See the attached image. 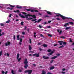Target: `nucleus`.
Instances as JSON below:
<instances>
[{
	"instance_id": "27",
	"label": "nucleus",
	"mask_w": 74,
	"mask_h": 74,
	"mask_svg": "<svg viewBox=\"0 0 74 74\" xmlns=\"http://www.w3.org/2000/svg\"><path fill=\"white\" fill-rule=\"evenodd\" d=\"M63 47H64V46L62 45L60 47H59V48H63Z\"/></svg>"
},
{
	"instance_id": "2",
	"label": "nucleus",
	"mask_w": 74,
	"mask_h": 74,
	"mask_svg": "<svg viewBox=\"0 0 74 74\" xmlns=\"http://www.w3.org/2000/svg\"><path fill=\"white\" fill-rule=\"evenodd\" d=\"M56 16H58L59 17V16H60V18H62V19L63 20H64V19H69V18H68L67 17H65L61 14H60L59 13L57 14H56Z\"/></svg>"
},
{
	"instance_id": "3",
	"label": "nucleus",
	"mask_w": 74,
	"mask_h": 74,
	"mask_svg": "<svg viewBox=\"0 0 74 74\" xmlns=\"http://www.w3.org/2000/svg\"><path fill=\"white\" fill-rule=\"evenodd\" d=\"M24 63L25 64V65L24 66V68L25 69H27V68L29 67V65L27 64L28 63V61H27V58L25 59Z\"/></svg>"
},
{
	"instance_id": "22",
	"label": "nucleus",
	"mask_w": 74,
	"mask_h": 74,
	"mask_svg": "<svg viewBox=\"0 0 74 74\" xmlns=\"http://www.w3.org/2000/svg\"><path fill=\"white\" fill-rule=\"evenodd\" d=\"M37 21V19H32V22H34V21Z\"/></svg>"
},
{
	"instance_id": "28",
	"label": "nucleus",
	"mask_w": 74,
	"mask_h": 74,
	"mask_svg": "<svg viewBox=\"0 0 74 74\" xmlns=\"http://www.w3.org/2000/svg\"><path fill=\"white\" fill-rule=\"evenodd\" d=\"M40 36L41 37H43V38H44V35L42 34H40Z\"/></svg>"
},
{
	"instance_id": "9",
	"label": "nucleus",
	"mask_w": 74,
	"mask_h": 74,
	"mask_svg": "<svg viewBox=\"0 0 74 74\" xmlns=\"http://www.w3.org/2000/svg\"><path fill=\"white\" fill-rule=\"evenodd\" d=\"M55 69V66H51L49 67V69L50 70H53V69Z\"/></svg>"
},
{
	"instance_id": "25",
	"label": "nucleus",
	"mask_w": 74,
	"mask_h": 74,
	"mask_svg": "<svg viewBox=\"0 0 74 74\" xmlns=\"http://www.w3.org/2000/svg\"><path fill=\"white\" fill-rule=\"evenodd\" d=\"M52 51L51 50V49H49L48 50H47V51L48 52H51Z\"/></svg>"
},
{
	"instance_id": "54",
	"label": "nucleus",
	"mask_w": 74,
	"mask_h": 74,
	"mask_svg": "<svg viewBox=\"0 0 74 74\" xmlns=\"http://www.w3.org/2000/svg\"><path fill=\"white\" fill-rule=\"evenodd\" d=\"M7 56L8 57L10 56V55H9V54L8 53H7Z\"/></svg>"
},
{
	"instance_id": "19",
	"label": "nucleus",
	"mask_w": 74,
	"mask_h": 74,
	"mask_svg": "<svg viewBox=\"0 0 74 74\" xmlns=\"http://www.w3.org/2000/svg\"><path fill=\"white\" fill-rule=\"evenodd\" d=\"M43 47H47V45L45 44H43L42 45Z\"/></svg>"
},
{
	"instance_id": "44",
	"label": "nucleus",
	"mask_w": 74,
	"mask_h": 74,
	"mask_svg": "<svg viewBox=\"0 0 74 74\" xmlns=\"http://www.w3.org/2000/svg\"><path fill=\"white\" fill-rule=\"evenodd\" d=\"M22 34L23 35H24L25 34V32H22Z\"/></svg>"
},
{
	"instance_id": "46",
	"label": "nucleus",
	"mask_w": 74,
	"mask_h": 74,
	"mask_svg": "<svg viewBox=\"0 0 74 74\" xmlns=\"http://www.w3.org/2000/svg\"><path fill=\"white\" fill-rule=\"evenodd\" d=\"M31 12H34V10H31Z\"/></svg>"
},
{
	"instance_id": "64",
	"label": "nucleus",
	"mask_w": 74,
	"mask_h": 74,
	"mask_svg": "<svg viewBox=\"0 0 74 74\" xmlns=\"http://www.w3.org/2000/svg\"><path fill=\"white\" fill-rule=\"evenodd\" d=\"M7 73H8V71H6L5 72V74H7Z\"/></svg>"
},
{
	"instance_id": "11",
	"label": "nucleus",
	"mask_w": 74,
	"mask_h": 74,
	"mask_svg": "<svg viewBox=\"0 0 74 74\" xmlns=\"http://www.w3.org/2000/svg\"><path fill=\"white\" fill-rule=\"evenodd\" d=\"M31 16H32V17H33V18H34V19H36V16L34 15H31Z\"/></svg>"
},
{
	"instance_id": "43",
	"label": "nucleus",
	"mask_w": 74,
	"mask_h": 74,
	"mask_svg": "<svg viewBox=\"0 0 74 74\" xmlns=\"http://www.w3.org/2000/svg\"><path fill=\"white\" fill-rule=\"evenodd\" d=\"M18 72H20V73H22V70L21 69H19L18 70Z\"/></svg>"
},
{
	"instance_id": "7",
	"label": "nucleus",
	"mask_w": 74,
	"mask_h": 74,
	"mask_svg": "<svg viewBox=\"0 0 74 74\" xmlns=\"http://www.w3.org/2000/svg\"><path fill=\"white\" fill-rule=\"evenodd\" d=\"M10 44H11V42L8 41V42H6L5 43V46H8V45H10Z\"/></svg>"
},
{
	"instance_id": "59",
	"label": "nucleus",
	"mask_w": 74,
	"mask_h": 74,
	"mask_svg": "<svg viewBox=\"0 0 74 74\" xmlns=\"http://www.w3.org/2000/svg\"><path fill=\"white\" fill-rule=\"evenodd\" d=\"M60 54H58L57 55V56H60Z\"/></svg>"
},
{
	"instance_id": "55",
	"label": "nucleus",
	"mask_w": 74,
	"mask_h": 74,
	"mask_svg": "<svg viewBox=\"0 0 74 74\" xmlns=\"http://www.w3.org/2000/svg\"><path fill=\"white\" fill-rule=\"evenodd\" d=\"M56 19H57V20H58V21H60V19L59 18H56Z\"/></svg>"
},
{
	"instance_id": "14",
	"label": "nucleus",
	"mask_w": 74,
	"mask_h": 74,
	"mask_svg": "<svg viewBox=\"0 0 74 74\" xmlns=\"http://www.w3.org/2000/svg\"><path fill=\"white\" fill-rule=\"evenodd\" d=\"M47 12L48 14H49V15H52V14H51V12H50L47 11Z\"/></svg>"
},
{
	"instance_id": "4",
	"label": "nucleus",
	"mask_w": 74,
	"mask_h": 74,
	"mask_svg": "<svg viewBox=\"0 0 74 74\" xmlns=\"http://www.w3.org/2000/svg\"><path fill=\"white\" fill-rule=\"evenodd\" d=\"M33 70H32L28 69L27 70H26L24 71V73H28V74H32V73Z\"/></svg>"
},
{
	"instance_id": "49",
	"label": "nucleus",
	"mask_w": 74,
	"mask_h": 74,
	"mask_svg": "<svg viewBox=\"0 0 74 74\" xmlns=\"http://www.w3.org/2000/svg\"><path fill=\"white\" fill-rule=\"evenodd\" d=\"M20 42H22V38H20Z\"/></svg>"
},
{
	"instance_id": "60",
	"label": "nucleus",
	"mask_w": 74,
	"mask_h": 74,
	"mask_svg": "<svg viewBox=\"0 0 74 74\" xmlns=\"http://www.w3.org/2000/svg\"><path fill=\"white\" fill-rule=\"evenodd\" d=\"M57 32L58 33H59V32H60V30L59 29H57Z\"/></svg>"
},
{
	"instance_id": "20",
	"label": "nucleus",
	"mask_w": 74,
	"mask_h": 74,
	"mask_svg": "<svg viewBox=\"0 0 74 74\" xmlns=\"http://www.w3.org/2000/svg\"><path fill=\"white\" fill-rule=\"evenodd\" d=\"M70 27H66V30H68V29H70Z\"/></svg>"
},
{
	"instance_id": "29",
	"label": "nucleus",
	"mask_w": 74,
	"mask_h": 74,
	"mask_svg": "<svg viewBox=\"0 0 74 74\" xmlns=\"http://www.w3.org/2000/svg\"><path fill=\"white\" fill-rule=\"evenodd\" d=\"M10 22V20H9L8 21H7L6 23H8Z\"/></svg>"
},
{
	"instance_id": "8",
	"label": "nucleus",
	"mask_w": 74,
	"mask_h": 74,
	"mask_svg": "<svg viewBox=\"0 0 74 74\" xmlns=\"http://www.w3.org/2000/svg\"><path fill=\"white\" fill-rule=\"evenodd\" d=\"M43 58H44V59L45 60H47V59H49V57L48 56H44L42 57Z\"/></svg>"
},
{
	"instance_id": "35",
	"label": "nucleus",
	"mask_w": 74,
	"mask_h": 74,
	"mask_svg": "<svg viewBox=\"0 0 74 74\" xmlns=\"http://www.w3.org/2000/svg\"><path fill=\"white\" fill-rule=\"evenodd\" d=\"M2 55V51H1L0 52V56H1Z\"/></svg>"
},
{
	"instance_id": "48",
	"label": "nucleus",
	"mask_w": 74,
	"mask_h": 74,
	"mask_svg": "<svg viewBox=\"0 0 74 74\" xmlns=\"http://www.w3.org/2000/svg\"><path fill=\"white\" fill-rule=\"evenodd\" d=\"M41 43L39 42L38 43V45H41Z\"/></svg>"
},
{
	"instance_id": "57",
	"label": "nucleus",
	"mask_w": 74,
	"mask_h": 74,
	"mask_svg": "<svg viewBox=\"0 0 74 74\" xmlns=\"http://www.w3.org/2000/svg\"><path fill=\"white\" fill-rule=\"evenodd\" d=\"M62 71H65L66 70V69L63 68L62 69Z\"/></svg>"
},
{
	"instance_id": "58",
	"label": "nucleus",
	"mask_w": 74,
	"mask_h": 74,
	"mask_svg": "<svg viewBox=\"0 0 74 74\" xmlns=\"http://www.w3.org/2000/svg\"><path fill=\"white\" fill-rule=\"evenodd\" d=\"M39 49L40 51H42V49H41V48H39Z\"/></svg>"
},
{
	"instance_id": "15",
	"label": "nucleus",
	"mask_w": 74,
	"mask_h": 74,
	"mask_svg": "<svg viewBox=\"0 0 74 74\" xmlns=\"http://www.w3.org/2000/svg\"><path fill=\"white\" fill-rule=\"evenodd\" d=\"M42 21V19H39L37 21V23H39V22H40L41 21Z\"/></svg>"
},
{
	"instance_id": "36",
	"label": "nucleus",
	"mask_w": 74,
	"mask_h": 74,
	"mask_svg": "<svg viewBox=\"0 0 74 74\" xmlns=\"http://www.w3.org/2000/svg\"><path fill=\"white\" fill-rule=\"evenodd\" d=\"M26 10L28 11H31V10H30V9H26Z\"/></svg>"
},
{
	"instance_id": "37",
	"label": "nucleus",
	"mask_w": 74,
	"mask_h": 74,
	"mask_svg": "<svg viewBox=\"0 0 74 74\" xmlns=\"http://www.w3.org/2000/svg\"><path fill=\"white\" fill-rule=\"evenodd\" d=\"M29 43L30 44H31V43H32V40H31V39L30 38H29Z\"/></svg>"
},
{
	"instance_id": "13",
	"label": "nucleus",
	"mask_w": 74,
	"mask_h": 74,
	"mask_svg": "<svg viewBox=\"0 0 74 74\" xmlns=\"http://www.w3.org/2000/svg\"><path fill=\"white\" fill-rule=\"evenodd\" d=\"M17 40H20V38H19V35H18L17 36Z\"/></svg>"
},
{
	"instance_id": "39",
	"label": "nucleus",
	"mask_w": 74,
	"mask_h": 74,
	"mask_svg": "<svg viewBox=\"0 0 74 74\" xmlns=\"http://www.w3.org/2000/svg\"><path fill=\"white\" fill-rule=\"evenodd\" d=\"M16 38V37H15V35H14L13 38L14 39V40H15Z\"/></svg>"
},
{
	"instance_id": "26",
	"label": "nucleus",
	"mask_w": 74,
	"mask_h": 74,
	"mask_svg": "<svg viewBox=\"0 0 74 74\" xmlns=\"http://www.w3.org/2000/svg\"><path fill=\"white\" fill-rule=\"evenodd\" d=\"M1 30L0 29V36H2V34H1Z\"/></svg>"
},
{
	"instance_id": "38",
	"label": "nucleus",
	"mask_w": 74,
	"mask_h": 74,
	"mask_svg": "<svg viewBox=\"0 0 74 74\" xmlns=\"http://www.w3.org/2000/svg\"><path fill=\"white\" fill-rule=\"evenodd\" d=\"M48 36H49V37H52V36L51 34H48Z\"/></svg>"
},
{
	"instance_id": "18",
	"label": "nucleus",
	"mask_w": 74,
	"mask_h": 74,
	"mask_svg": "<svg viewBox=\"0 0 74 74\" xmlns=\"http://www.w3.org/2000/svg\"><path fill=\"white\" fill-rule=\"evenodd\" d=\"M9 5H10V7L12 8H13V7H15V5L13 6L10 4H9Z\"/></svg>"
},
{
	"instance_id": "63",
	"label": "nucleus",
	"mask_w": 74,
	"mask_h": 74,
	"mask_svg": "<svg viewBox=\"0 0 74 74\" xmlns=\"http://www.w3.org/2000/svg\"><path fill=\"white\" fill-rule=\"evenodd\" d=\"M47 28H51V27L50 26H48L47 27Z\"/></svg>"
},
{
	"instance_id": "47",
	"label": "nucleus",
	"mask_w": 74,
	"mask_h": 74,
	"mask_svg": "<svg viewBox=\"0 0 74 74\" xmlns=\"http://www.w3.org/2000/svg\"><path fill=\"white\" fill-rule=\"evenodd\" d=\"M2 74H4L5 73V72H4V71H2Z\"/></svg>"
},
{
	"instance_id": "33",
	"label": "nucleus",
	"mask_w": 74,
	"mask_h": 74,
	"mask_svg": "<svg viewBox=\"0 0 74 74\" xmlns=\"http://www.w3.org/2000/svg\"><path fill=\"white\" fill-rule=\"evenodd\" d=\"M24 23V22L23 21H22L21 23V25H23Z\"/></svg>"
},
{
	"instance_id": "53",
	"label": "nucleus",
	"mask_w": 74,
	"mask_h": 74,
	"mask_svg": "<svg viewBox=\"0 0 74 74\" xmlns=\"http://www.w3.org/2000/svg\"><path fill=\"white\" fill-rule=\"evenodd\" d=\"M23 14H24V15H26V13L25 12H23Z\"/></svg>"
},
{
	"instance_id": "32",
	"label": "nucleus",
	"mask_w": 74,
	"mask_h": 74,
	"mask_svg": "<svg viewBox=\"0 0 74 74\" xmlns=\"http://www.w3.org/2000/svg\"><path fill=\"white\" fill-rule=\"evenodd\" d=\"M45 18H49V16L46 15L45 16Z\"/></svg>"
},
{
	"instance_id": "10",
	"label": "nucleus",
	"mask_w": 74,
	"mask_h": 74,
	"mask_svg": "<svg viewBox=\"0 0 74 74\" xmlns=\"http://www.w3.org/2000/svg\"><path fill=\"white\" fill-rule=\"evenodd\" d=\"M53 53H54V51H52L51 52L49 53L48 54V56H51V55H52V54Z\"/></svg>"
},
{
	"instance_id": "62",
	"label": "nucleus",
	"mask_w": 74,
	"mask_h": 74,
	"mask_svg": "<svg viewBox=\"0 0 74 74\" xmlns=\"http://www.w3.org/2000/svg\"><path fill=\"white\" fill-rule=\"evenodd\" d=\"M25 28H24V30H26V29H27V27L25 26Z\"/></svg>"
},
{
	"instance_id": "1",
	"label": "nucleus",
	"mask_w": 74,
	"mask_h": 74,
	"mask_svg": "<svg viewBox=\"0 0 74 74\" xmlns=\"http://www.w3.org/2000/svg\"><path fill=\"white\" fill-rule=\"evenodd\" d=\"M25 17L24 16L22 15V14H19V16H20L22 18H26L27 19V20H31V19H33V17L31 18H28V16H31L30 14H25Z\"/></svg>"
},
{
	"instance_id": "24",
	"label": "nucleus",
	"mask_w": 74,
	"mask_h": 74,
	"mask_svg": "<svg viewBox=\"0 0 74 74\" xmlns=\"http://www.w3.org/2000/svg\"><path fill=\"white\" fill-rule=\"evenodd\" d=\"M62 43L63 45H66V44H67V43L66 42H62Z\"/></svg>"
},
{
	"instance_id": "23",
	"label": "nucleus",
	"mask_w": 74,
	"mask_h": 74,
	"mask_svg": "<svg viewBox=\"0 0 74 74\" xmlns=\"http://www.w3.org/2000/svg\"><path fill=\"white\" fill-rule=\"evenodd\" d=\"M0 25L1 26H4V24L1 23L0 24Z\"/></svg>"
},
{
	"instance_id": "52",
	"label": "nucleus",
	"mask_w": 74,
	"mask_h": 74,
	"mask_svg": "<svg viewBox=\"0 0 74 74\" xmlns=\"http://www.w3.org/2000/svg\"><path fill=\"white\" fill-rule=\"evenodd\" d=\"M61 73H62V74H65V73H66L65 72H64L63 71H62V72H61Z\"/></svg>"
},
{
	"instance_id": "61",
	"label": "nucleus",
	"mask_w": 74,
	"mask_h": 74,
	"mask_svg": "<svg viewBox=\"0 0 74 74\" xmlns=\"http://www.w3.org/2000/svg\"><path fill=\"white\" fill-rule=\"evenodd\" d=\"M51 21H48V23H51Z\"/></svg>"
},
{
	"instance_id": "5",
	"label": "nucleus",
	"mask_w": 74,
	"mask_h": 74,
	"mask_svg": "<svg viewBox=\"0 0 74 74\" xmlns=\"http://www.w3.org/2000/svg\"><path fill=\"white\" fill-rule=\"evenodd\" d=\"M19 58V54H17V55L16 58L17 60H18V62H20L21 60V58Z\"/></svg>"
},
{
	"instance_id": "16",
	"label": "nucleus",
	"mask_w": 74,
	"mask_h": 74,
	"mask_svg": "<svg viewBox=\"0 0 74 74\" xmlns=\"http://www.w3.org/2000/svg\"><path fill=\"white\" fill-rule=\"evenodd\" d=\"M32 48L31 47V46L30 45H29V51H31V50H32Z\"/></svg>"
},
{
	"instance_id": "21",
	"label": "nucleus",
	"mask_w": 74,
	"mask_h": 74,
	"mask_svg": "<svg viewBox=\"0 0 74 74\" xmlns=\"http://www.w3.org/2000/svg\"><path fill=\"white\" fill-rule=\"evenodd\" d=\"M16 8H20V9L22 8V7H19V6H18V5H17Z\"/></svg>"
},
{
	"instance_id": "34",
	"label": "nucleus",
	"mask_w": 74,
	"mask_h": 74,
	"mask_svg": "<svg viewBox=\"0 0 74 74\" xmlns=\"http://www.w3.org/2000/svg\"><path fill=\"white\" fill-rule=\"evenodd\" d=\"M60 38H63V39L65 38V37H64V36H61Z\"/></svg>"
},
{
	"instance_id": "51",
	"label": "nucleus",
	"mask_w": 74,
	"mask_h": 74,
	"mask_svg": "<svg viewBox=\"0 0 74 74\" xmlns=\"http://www.w3.org/2000/svg\"><path fill=\"white\" fill-rule=\"evenodd\" d=\"M62 31L60 30L59 32V34H61V33H62Z\"/></svg>"
},
{
	"instance_id": "41",
	"label": "nucleus",
	"mask_w": 74,
	"mask_h": 74,
	"mask_svg": "<svg viewBox=\"0 0 74 74\" xmlns=\"http://www.w3.org/2000/svg\"><path fill=\"white\" fill-rule=\"evenodd\" d=\"M53 60H52L50 61V63H53Z\"/></svg>"
},
{
	"instance_id": "30",
	"label": "nucleus",
	"mask_w": 74,
	"mask_h": 74,
	"mask_svg": "<svg viewBox=\"0 0 74 74\" xmlns=\"http://www.w3.org/2000/svg\"><path fill=\"white\" fill-rule=\"evenodd\" d=\"M58 42H59V43H63V41H58Z\"/></svg>"
},
{
	"instance_id": "12",
	"label": "nucleus",
	"mask_w": 74,
	"mask_h": 74,
	"mask_svg": "<svg viewBox=\"0 0 74 74\" xmlns=\"http://www.w3.org/2000/svg\"><path fill=\"white\" fill-rule=\"evenodd\" d=\"M58 58V56H54V57H52V58H51V59H55L56 58Z\"/></svg>"
},
{
	"instance_id": "42",
	"label": "nucleus",
	"mask_w": 74,
	"mask_h": 74,
	"mask_svg": "<svg viewBox=\"0 0 74 74\" xmlns=\"http://www.w3.org/2000/svg\"><path fill=\"white\" fill-rule=\"evenodd\" d=\"M11 73H12V74H15L14 73V71L13 70H12Z\"/></svg>"
},
{
	"instance_id": "17",
	"label": "nucleus",
	"mask_w": 74,
	"mask_h": 74,
	"mask_svg": "<svg viewBox=\"0 0 74 74\" xmlns=\"http://www.w3.org/2000/svg\"><path fill=\"white\" fill-rule=\"evenodd\" d=\"M69 24H70L71 25H74V23H73V22H69Z\"/></svg>"
},
{
	"instance_id": "31",
	"label": "nucleus",
	"mask_w": 74,
	"mask_h": 74,
	"mask_svg": "<svg viewBox=\"0 0 74 74\" xmlns=\"http://www.w3.org/2000/svg\"><path fill=\"white\" fill-rule=\"evenodd\" d=\"M38 27H39L40 28V29H41L42 28V26L41 25H39L38 26Z\"/></svg>"
},
{
	"instance_id": "50",
	"label": "nucleus",
	"mask_w": 74,
	"mask_h": 74,
	"mask_svg": "<svg viewBox=\"0 0 74 74\" xmlns=\"http://www.w3.org/2000/svg\"><path fill=\"white\" fill-rule=\"evenodd\" d=\"M16 12H17L19 13L20 12V11H19V10H16Z\"/></svg>"
},
{
	"instance_id": "6",
	"label": "nucleus",
	"mask_w": 74,
	"mask_h": 74,
	"mask_svg": "<svg viewBox=\"0 0 74 74\" xmlns=\"http://www.w3.org/2000/svg\"><path fill=\"white\" fill-rule=\"evenodd\" d=\"M36 56L37 58L39 57V56H40V53H38L37 54V53H36V54H34L33 55V56Z\"/></svg>"
},
{
	"instance_id": "45",
	"label": "nucleus",
	"mask_w": 74,
	"mask_h": 74,
	"mask_svg": "<svg viewBox=\"0 0 74 74\" xmlns=\"http://www.w3.org/2000/svg\"><path fill=\"white\" fill-rule=\"evenodd\" d=\"M70 42H73V41H72V40H71V38L70 39Z\"/></svg>"
},
{
	"instance_id": "40",
	"label": "nucleus",
	"mask_w": 74,
	"mask_h": 74,
	"mask_svg": "<svg viewBox=\"0 0 74 74\" xmlns=\"http://www.w3.org/2000/svg\"><path fill=\"white\" fill-rule=\"evenodd\" d=\"M34 12H38V11L37 10H34Z\"/></svg>"
},
{
	"instance_id": "56",
	"label": "nucleus",
	"mask_w": 74,
	"mask_h": 74,
	"mask_svg": "<svg viewBox=\"0 0 74 74\" xmlns=\"http://www.w3.org/2000/svg\"><path fill=\"white\" fill-rule=\"evenodd\" d=\"M47 74H52V73H51L50 72H48Z\"/></svg>"
}]
</instances>
